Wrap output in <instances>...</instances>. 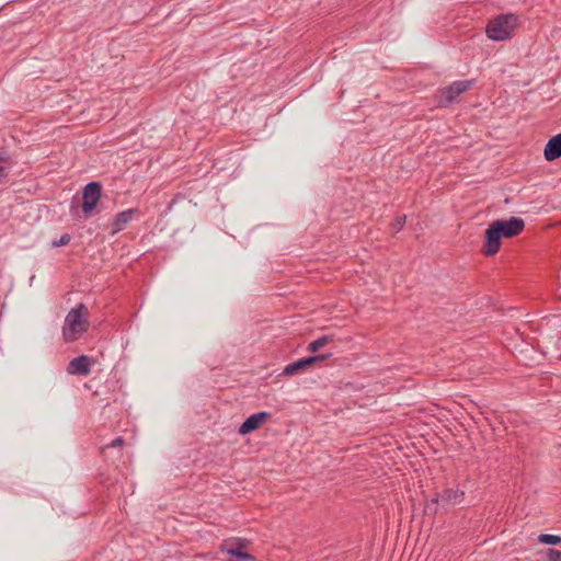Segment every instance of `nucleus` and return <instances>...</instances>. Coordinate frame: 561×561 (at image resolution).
<instances>
[{
    "label": "nucleus",
    "instance_id": "1",
    "mask_svg": "<svg viewBox=\"0 0 561 561\" xmlns=\"http://www.w3.org/2000/svg\"><path fill=\"white\" fill-rule=\"evenodd\" d=\"M524 228L525 221L519 217L492 221L485 230L481 252L489 257L495 255L501 249L502 238H514L520 234Z\"/></svg>",
    "mask_w": 561,
    "mask_h": 561
},
{
    "label": "nucleus",
    "instance_id": "2",
    "mask_svg": "<svg viewBox=\"0 0 561 561\" xmlns=\"http://www.w3.org/2000/svg\"><path fill=\"white\" fill-rule=\"evenodd\" d=\"M89 329L88 309L83 304L72 308L66 316L62 337L70 343L79 340Z\"/></svg>",
    "mask_w": 561,
    "mask_h": 561
},
{
    "label": "nucleus",
    "instance_id": "3",
    "mask_svg": "<svg viewBox=\"0 0 561 561\" xmlns=\"http://www.w3.org/2000/svg\"><path fill=\"white\" fill-rule=\"evenodd\" d=\"M519 26V15L502 13L491 19L485 27L488 37L495 42L511 39Z\"/></svg>",
    "mask_w": 561,
    "mask_h": 561
},
{
    "label": "nucleus",
    "instance_id": "4",
    "mask_svg": "<svg viewBox=\"0 0 561 561\" xmlns=\"http://www.w3.org/2000/svg\"><path fill=\"white\" fill-rule=\"evenodd\" d=\"M465 492L460 489H445L440 493L436 494L426 504V510H432V506L442 504L443 506L456 505L463 501Z\"/></svg>",
    "mask_w": 561,
    "mask_h": 561
},
{
    "label": "nucleus",
    "instance_id": "5",
    "mask_svg": "<svg viewBox=\"0 0 561 561\" xmlns=\"http://www.w3.org/2000/svg\"><path fill=\"white\" fill-rule=\"evenodd\" d=\"M102 193V185L99 182L88 183L82 193V210L89 215L98 205Z\"/></svg>",
    "mask_w": 561,
    "mask_h": 561
},
{
    "label": "nucleus",
    "instance_id": "6",
    "mask_svg": "<svg viewBox=\"0 0 561 561\" xmlns=\"http://www.w3.org/2000/svg\"><path fill=\"white\" fill-rule=\"evenodd\" d=\"M473 80H458L442 90V102L447 105L457 100L463 92L468 91L472 85Z\"/></svg>",
    "mask_w": 561,
    "mask_h": 561
},
{
    "label": "nucleus",
    "instance_id": "7",
    "mask_svg": "<svg viewBox=\"0 0 561 561\" xmlns=\"http://www.w3.org/2000/svg\"><path fill=\"white\" fill-rule=\"evenodd\" d=\"M330 356H331V354H325V355L322 354V355H314V356H308V357L301 358L299 360L288 364L284 368L283 374L286 376L295 375L298 371L304 370L305 368L311 366L316 362L324 360Z\"/></svg>",
    "mask_w": 561,
    "mask_h": 561
},
{
    "label": "nucleus",
    "instance_id": "8",
    "mask_svg": "<svg viewBox=\"0 0 561 561\" xmlns=\"http://www.w3.org/2000/svg\"><path fill=\"white\" fill-rule=\"evenodd\" d=\"M91 364L92 360L89 356H78L69 362L67 373L69 375L88 376L91 373Z\"/></svg>",
    "mask_w": 561,
    "mask_h": 561
},
{
    "label": "nucleus",
    "instance_id": "9",
    "mask_svg": "<svg viewBox=\"0 0 561 561\" xmlns=\"http://www.w3.org/2000/svg\"><path fill=\"white\" fill-rule=\"evenodd\" d=\"M270 417L271 414L265 411L252 414L240 425L239 433L241 435H247L251 432H254Z\"/></svg>",
    "mask_w": 561,
    "mask_h": 561
},
{
    "label": "nucleus",
    "instance_id": "10",
    "mask_svg": "<svg viewBox=\"0 0 561 561\" xmlns=\"http://www.w3.org/2000/svg\"><path fill=\"white\" fill-rule=\"evenodd\" d=\"M138 213L137 208H129L116 214L112 221L111 234L114 236L125 229V227L134 219V215Z\"/></svg>",
    "mask_w": 561,
    "mask_h": 561
},
{
    "label": "nucleus",
    "instance_id": "11",
    "mask_svg": "<svg viewBox=\"0 0 561 561\" xmlns=\"http://www.w3.org/2000/svg\"><path fill=\"white\" fill-rule=\"evenodd\" d=\"M543 157L549 162L561 158V133L548 140L543 149Z\"/></svg>",
    "mask_w": 561,
    "mask_h": 561
},
{
    "label": "nucleus",
    "instance_id": "12",
    "mask_svg": "<svg viewBox=\"0 0 561 561\" xmlns=\"http://www.w3.org/2000/svg\"><path fill=\"white\" fill-rule=\"evenodd\" d=\"M11 164L10 157L4 152L0 153V183L8 176Z\"/></svg>",
    "mask_w": 561,
    "mask_h": 561
},
{
    "label": "nucleus",
    "instance_id": "13",
    "mask_svg": "<svg viewBox=\"0 0 561 561\" xmlns=\"http://www.w3.org/2000/svg\"><path fill=\"white\" fill-rule=\"evenodd\" d=\"M330 341H332V337L330 335H322L319 339L312 341L308 345V351L311 353L318 352L320 348L325 346Z\"/></svg>",
    "mask_w": 561,
    "mask_h": 561
},
{
    "label": "nucleus",
    "instance_id": "14",
    "mask_svg": "<svg viewBox=\"0 0 561 561\" xmlns=\"http://www.w3.org/2000/svg\"><path fill=\"white\" fill-rule=\"evenodd\" d=\"M539 542L545 545H559L561 543V537L557 535H550V534H541L538 537Z\"/></svg>",
    "mask_w": 561,
    "mask_h": 561
},
{
    "label": "nucleus",
    "instance_id": "15",
    "mask_svg": "<svg viewBox=\"0 0 561 561\" xmlns=\"http://www.w3.org/2000/svg\"><path fill=\"white\" fill-rule=\"evenodd\" d=\"M405 216H397L391 222V228L394 232L400 231L405 225Z\"/></svg>",
    "mask_w": 561,
    "mask_h": 561
},
{
    "label": "nucleus",
    "instance_id": "16",
    "mask_svg": "<svg viewBox=\"0 0 561 561\" xmlns=\"http://www.w3.org/2000/svg\"><path fill=\"white\" fill-rule=\"evenodd\" d=\"M70 240H71L70 234L64 233L59 239L51 241V247L59 248V247L67 245L70 242Z\"/></svg>",
    "mask_w": 561,
    "mask_h": 561
},
{
    "label": "nucleus",
    "instance_id": "17",
    "mask_svg": "<svg viewBox=\"0 0 561 561\" xmlns=\"http://www.w3.org/2000/svg\"><path fill=\"white\" fill-rule=\"evenodd\" d=\"M123 445H124V439H123V437L118 436L115 439H113L108 445L104 446L102 448V453H105L110 448H115V447L122 448Z\"/></svg>",
    "mask_w": 561,
    "mask_h": 561
},
{
    "label": "nucleus",
    "instance_id": "18",
    "mask_svg": "<svg viewBox=\"0 0 561 561\" xmlns=\"http://www.w3.org/2000/svg\"><path fill=\"white\" fill-rule=\"evenodd\" d=\"M547 558L549 561H561V551L550 548L547 550Z\"/></svg>",
    "mask_w": 561,
    "mask_h": 561
},
{
    "label": "nucleus",
    "instance_id": "19",
    "mask_svg": "<svg viewBox=\"0 0 561 561\" xmlns=\"http://www.w3.org/2000/svg\"><path fill=\"white\" fill-rule=\"evenodd\" d=\"M228 553H229L230 556H233V557H237V558H243V559H248V558H250V556H249L248 553L243 552V551H242V549H241V548H239V547H238V548H231V549H229V550H228Z\"/></svg>",
    "mask_w": 561,
    "mask_h": 561
}]
</instances>
